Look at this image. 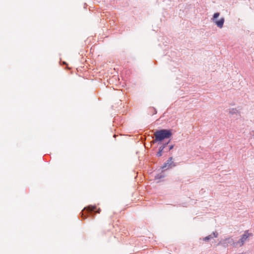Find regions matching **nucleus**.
I'll return each mask as SVG.
<instances>
[{"label":"nucleus","mask_w":254,"mask_h":254,"mask_svg":"<svg viewBox=\"0 0 254 254\" xmlns=\"http://www.w3.org/2000/svg\"><path fill=\"white\" fill-rule=\"evenodd\" d=\"M154 135L156 141H161L165 138H170L172 135V133L170 130L161 129L155 131Z\"/></svg>","instance_id":"nucleus-1"},{"label":"nucleus","mask_w":254,"mask_h":254,"mask_svg":"<svg viewBox=\"0 0 254 254\" xmlns=\"http://www.w3.org/2000/svg\"><path fill=\"white\" fill-rule=\"evenodd\" d=\"M219 15L220 13L219 12H216L214 13L211 19L218 28H222L223 27L225 19L224 17H221L219 20H217V18Z\"/></svg>","instance_id":"nucleus-2"},{"label":"nucleus","mask_w":254,"mask_h":254,"mask_svg":"<svg viewBox=\"0 0 254 254\" xmlns=\"http://www.w3.org/2000/svg\"><path fill=\"white\" fill-rule=\"evenodd\" d=\"M252 236V234L249 232V231H246L244 234L241 236L240 240L236 243V245H239L240 247L243 246L245 242L249 240V238Z\"/></svg>","instance_id":"nucleus-3"},{"label":"nucleus","mask_w":254,"mask_h":254,"mask_svg":"<svg viewBox=\"0 0 254 254\" xmlns=\"http://www.w3.org/2000/svg\"><path fill=\"white\" fill-rule=\"evenodd\" d=\"M232 242H233V239L231 238H226L225 239L221 240L219 242L218 245H222L224 247H226L228 246V243L231 244Z\"/></svg>","instance_id":"nucleus-4"},{"label":"nucleus","mask_w":254,"mask_h":254,"mask_svg":"<svg viewBox=\"0 0 254 254\" xmlns=\"http://www.w3.org/2000/svg\"><path fill=\"white\" fill-rule=\"evenodd\" d=\"M172 158L170 157L169 160L167 161V162L164 164V165L161 167V168L162 169H169L171 168L172 164L173 163V162L172 161Z\"/></svg>","instance_id":"nucleus-5"},{"label":"nucleus","mask_w":254,"mask_h":254,"mask_svg":"<svg viewBox=\"0 0 254 254\" xmlns=\"http://www.w3.org/2000/svg\"><path fill=\"white\" fill-rule=\"evenodd\" d=\"M218 236V234L217 232H213L212 234L209 235L208 236L204 237L203 240L204 241H208L211 239L213 238H217Z\"/></svg>","instance_id":"nucleus-6"},{"label":"nucleus","mask_w":254,"mask_h":254,"mask_svg":"<svg viewBox=\"0 0 254 254\" xmlns=\"http://www.w3.org/2000/svg\"><path fill=\"white\" fill-rule=\"evenodd\" d=\"M229 113L231 115H240V112L238 109L237 108H230L229 110Z\"/></svg>","instance_id":"nucleus-7"},{"label":"nucleus","mask_w":254,"mask_h":254,"mask_svg":"<svg viewBox=\"0 0 254 254\" xmlns=\"http://www.w3.org/2000/svg\"><path fill=\"white\" fill-rule=\"evenodd\" d=\"M169 142H168L167 143H165V144H163L162 146L159 147V151H158V152L156 154V156L157 157H160L161 156H162V151L164 150V149L166 147L167 144Z\"/></svg>","instance_id":"nucleus-8"},{"label":"nucleus","mask_w":254,"mask_h":254,"mask_svg":"<svg viewBox=\"0 0 254 254\" xmlns=\"http://www.w3.org/2000/svg\"><path fill=\"white\" fill-rule=\"evenodd\" d=\"M164 177H165L164 175L162 173L157 174L155 176V180H160V179L164 178Z\"/></svg>","instance_id":"nucleus-9"},{"label":"nucleus","mask_w":254,"mask_h":254,"mask_svg":"<svg viewBox=\"0 0 254 254\" xmlns=\"http://www.w3.org/2000/svg\"><path fill=\"white\" fill-rule=\"evenodd\" d=\"M96 207L95 206H89L88 207L87 211H93L96 209Z\"/></svg>","instance_id":"nucleus-10"},{"label":"nucleus","mask_w":254,"mask_h":254,"mask_svg":"<svg viewBox=\"0 0 254 254\" xmlns=\"http://www.w3.org/2000/svg\"><path fill=\"white\" fill-rule=\"evenodd\" d=\"M173 147H174V146H173V145H171V146H170V147H169V150H171V149H172L173 148Z\"/></svg>","instance_id":"nucleus-11"},{"label":"nucleus","mask_w":254,"mask_h":254,"mask_svg":"<svg viewBox=\"0 0 254 254\" xmlns=\"http://www.w3.org/2000/svg\"><path fill=\"white\" fill-rule=\"evenodd\" d=\"M100 211H101L100 209H99L98 210V211H97V213H100Z\"/></svg>","instance_id":"nucleus-12"}]
</instances>
